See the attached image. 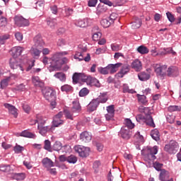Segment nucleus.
Segmentation results:
<instances>
[{"instance_id":"f257e3e1","label":"nucleus","mask_w":181,"mask_h":181,"mask_svg":"<svg viewBox=\"0 0 181 181\" xmlns=\"http://www.w3.org/2000/svg\"><path fill=\"white\" fill-rule=\"evenodd\" d=\"M66 54H67V52H57L51 58L44 57L42 62L45 64H49L47 69L50 73L52 71H59L62 67L60 59L62 56H66Z\"/></svg>"},{"instance_id":"f03ea898","label":"nucleus","mask_w":181,"mask_h":181,"mask_svg":"<svg viewBox=\"0 0 181 181\" xmlns=\"http://www.w3.org/2000/svg\"><path fill=\"white\" fill-rule=\"evenodd\" d=\"M156 153H158V146H147L141 151L144 160L148 163H152L156 159Z\"/></svg>"},{"instance_id":"7ed1b4c3","label":"nucleus","mask_w":181,"mask_h":181,"mask_svg":"<svg viewBox=\"0 0 181 181\" xmlns=\"http://www.w3.org/2000/svg\"><path fill=\"white\" fill-rule=\"evenodd\" d=\"M164 151L170 154H175L179 151V144L175 140H171L168 144H165Z\"/></svg>"},{"instance_id":"20e7f679","label":"nucleus","mask_w":181,"mask_h":181,"mask_svg":"<svg viewBox=\"0 0 181 181\" xmlns=\"http://www.w3.org/2000/svg\"><path fill=\"white\" fill-rule=\"evenodd\" d=\"M155 73L158 77H165L166 76V71L168 69V66L160 65V64H154L153 65Z\"/></svg>"},{"instance_id":"39448f33","label":"nucleus","mask_w":181,"mask_h":181,"mask_svg":"<svg viewBox=\"0 0 181 181\" xmlns=\"http://www.w3.org/2000/svg\"><path fill=\"white\" fill-rule=\"evenodd\" d=\"M44 98L47 101L56 100V91L51 88L47 87L42 90Z\"/></svg>"},{"instance_id":"423d86ee","label":"nucleus","mask_w":181,"mask_h":181,"mask_svg":"<svg viewBox=\"0 0 181 181\" xmlns=\"http://www.w3.org/2000/svg\"><path fill=\"white\" fill-rule=\"evenodd\" d=\"M74 151L81 158H87L90 155V148L84 146H75Z\"/></svg>"},{"instance_id":"0eeeda50","label":"nucleus","mask_w":181,"mask_h":181,"mask_svg":"<svg viewBox=\"0 0 181 181\" xmlns=\"http://www.w3.org/2000/svg\"><path fill=\"white\" fill-rule=\"evenodd\" d=\"M85 83H86L87 86H90V87H101V83H100L98 79L88 75H86L85 78Z\"/></svg>"},{"instance_id":"6e6552de","label":"nucleus","mask_w":181,"mask_h":181,"mask_svg":"<svg viewBox=\"0 0 181 181\" xmlns=\"http://www.w3.org/2000/svg\"><path fill=\"white\" fill-rule=\"evenodd\" d=\"M131 71V66L128 64H125L123 66H122V68L119 72H117L115 77V78H122L126 74H128L129 71Z\"/></svg>"},{"instance_id":"1a4fd4ad","label":"nucleus","mask_w":181,"mask_h":181,"mask_svg":"<svg viewBox=\"0 0 181 181\" xmlns=\"http://www.w3.org/2000/svg\"><path fill=\"white\" fill-rule=\"evenodd\" d=\"M119 136L127 141L132 136V132L127 127H122L119 132Z\"/></svg>"},{"instance_id":"9d476101","label":"nucleus","mask_w":181,"mask_h":181,"mask_svg":"<svg viewBox=\"0 0 181 181\" xmlns=\"http://www.w3.org/2000/svg\"><path fill=\"white\" fill-rule=\"evenodd\" d=\"M14 21L17 26H20V27L29 26V20L22 16H16L14 18Z\"/></svg>"},{"instance_id":"9b49d317","label":"nucleus","mask_w":181,"mask_h":181,"mask_svg":"<svg viewBox=\"0 0 181 181\" xmlns=\"http://www.w3.org/2000/svg\"><path fill=\"white\" fill-rule=\"evenodd\" d=\"M168 77H177L179 76V68L176 66H170L166 71Z\"/></svg>"},{"instance_id":"f8f14e48","label":"nucleus","mask_w":181,"mask_h":181,"mask_svg":"<svg viewBox=\"0 0 181 181\" xmlns=\"http://www.w3.org/2000/svg\"><path fill=\"white\" fill-rule=\"evenodd\" d=\"M72 114H75V117H77V115L81 112V105H80V102L78 100H74L72 103Z\"/></svg>"},{"instance_id":"ddd939ff","label":"nucleus","mask_w":181,"mask_h":181,"mask_svg":"<svg viewBox=\"0 0 181 181\" xmlns=\"http://www.w3.org/2000/svg\"><path fill=\"white\" fill-rule=\"evenodd\" d=\"M122 66V63H117L115 64H110L107 66V71L109 74H114V73H117L118 71V68Z\"/></svg>"},{"instance_id":"4468645a","label":"nucleus","mask_w":181,"mask_h":181,"mask_svg":"<svg viewBox=\"0 0 181 181\" xmlns=\"http://www.w3.org/2000/svg\"><path fill=\"white\" fill-rule=\"evenodd\" d=\"M74 58L78 60V62H83V60H84V62H90V60H91L90 54H87L86 57H84V54L81 52H76Z\"/></svg>"},{"instance_id":"2eb2a0df","label":"nucleus","mask_w":181,"mask_h":181,"mask_svg":"<svg viewBox=\"0 0 181 181\" xmlns=\"http://www.w3.org/2000/svg\"><path fill=\"white\" fill-rule=\"evenodd\" d=\"M86 76L87 75H86L84 74L75 73V74H74V75L72 76V80H73L74 83H78V81H83V83H85Z\"/></svg>"},{"instance_id":"dca6fc26","label":"nucleus","mask_w":181,"mask_h":181,"mask_svg":"<svg viewBox=\"0 0 181 181\" xmlns=\"http://www.w3.org/2000/svg\"><path fill=\"white\" fill-rule=\"evenodd\" d=\"M42 164L44 168H46V169H50V168H53V166H54L53 160L47 157L44 158L42 160Z\"/></svg>"},{"instance_id":"f3484780","label":"nucleus","mask_w":181,"mask_h":181,"mask_svg":"<svg viewBox=\"0 0 181 181\" xmlns=\"http://www.w3.org/2000/svg\"><path fill=\"white\" fill-rule=\"evenodd\" d=\"M100 105L98 100L97 99H93L91 102L88 105V111L89 112H93V111H95L97 107Z\"/></svg>"},{"instance_id":"a211bd4d","label":"nucleus","mask_w":181,"mask_h":181,"mask_svg":"<svg viewBox=\"0 0 181 181\" xmlns=\"http://www.w3.org/2000/svg\"><path fill=\"white\" fill-rule=\"evenodd\" d=\"M25 50L24 47H14L12 48L13 59H16L18 56L22 54V52Z\"/></svg>"},{"instance_id":"6ab92c4d","label":"nucleus","mask_w":181,"mask_h":181,"mask_svg":"<svg viewBox=\"0 0 181 181\" xmlns=\"http://www.w3.org/2000/svg\"><path fill=\"white\" fill-rule=\"evenodd\" d=\"M131 67L135 70V71H141V70H142V62H141L139 59H135L132 62Z\"/></svg>"},{"instance_id":"aec40b11","label":"nucleus","mask_w":181,"mask_h":181,"mask_svg":"<svg viewBox=\"0 0 181 181\" xmlns=\"http://www.w3.org/2000/svg\"><path fill=\"white\" fill-rule=\"evenodd\" d=\"M4 107H5V108L8 109L9 112L12 115H13L14 118L18 117V109H16V107H15L13 105H11L9 103H5Z\"/></svg>"},{"instance_id":"412c9836","label":"nucleus","mask_w":181,"mask_h":181,"mask_svg":"<svg viewBox=\"0 0 181 181\" xmlns=\"http://www.w3.org/2000/svg\"><path fill=\"white\" fill-rule=\"evenodd\" d=\"M10 66L11 69H19L21 70V71H23V67H22V65L20 64L18 61H16V58H11L10 59Z\"/></svg>"},{"instance_id":"4be33fe9","label":"nucleus","mask_w":181,"mask_h":181,"mask_svg":"<svg viewBox=\"0 0 181 181\" xmlns=\"http://www.w3.org/2000/svg\"><path fill=\"white\" fill-rule=\"evenodd\" d=\"M80 138L83 142L88 143L90 142L92 136L91 134L88 132H83L81 134Z\"/></svg>"},{"instance_id":"5701e85b","label":"nucleus","mask_w":181,"mask_h":181,"mask_svg":"<svg viewBox=\"0 0 181 181\" xmlns=\"http://www.w3.org/2000/svg\"><path fill=\"white\" fill-rule=\"evenodd\" d=\"M138 78L140 81H148L151 78V74L143 71L138 74Z\"/></svg>"},{"instance_id":"b1692460","label":"nucleus","mask_w":181,"mask_h":181,"mask_svg":"<svg viewBox=\"0 0 181 181\" xmlns=\"http://www.w3.org/2000/svg\"><path fill=\"white\" fill-rule=\"evenodd\" d=\"M75 25L78 28H86V26H88V19H79L75 22Z\"/></svg>"},{"instance_id":"393cba45","label":"nucleus","mask_w":181,"mask_h":181,"mask_svg":"<svg viewBox=\"0 0 181 181\" xmlns=\"http://www.w3.org/2000/svg\"><path fill=\"white\" fill-rule=\"evenodd\" d=\"M142 25V20L141 18L136 17L134 21L132 23V29H139Z\"/></svg>"},{"instance_id":"a878e982","label":"nucleus","mask_w":181,"mask_h":181,"mask_svg":"<svg viewBox=\"0 0 181 181\" xmlns=\"http://www.w3.org/2000/svg\"><path fill=\"white\" fill-rule=\"evenodd\" d=\"M33 83L35 86V87H45V83L40 80V78L38 76H33Z\"/></svg>"},{"instance_id":"bb28decb","label":"nucleus","mask_w":181,"mask_h":181,"mask_svg":"<svg viewBox=\"0 0 181 181\" xmlns=\"http://www.w3.org/2000/svg\"><path fill=\"white\" fill-rule=\"evenodd\" d=\"M145 124L146 125H148V127H151L152 128H155V122H153V118H152V116L151 115H146V119L144 120Z\"/></svg>"},{"instance_id":"cd10ccee","label":"nucleus","mask_w":181,"mask_h":181,"mask_svg":"<svg viewBox=\"0 0 181 181\" xmlns=\"http://www.w3.org/2000/svg\"><path fill=\"white\" fill-rule=\"evenodd\" d=\"M20 136H23L24 138H32L35 139L36 138V135L28 130H24L21 133H20Z\"/></svg>"},{"instance_id":"c85d7f7f","label":"nucleus","mask_w":181,"mask_h":181,"mask_svg":"<svg viewBox=\"0 0 181 181\" xmlns=\"http://www.w3.org/2000/svg\"><path fill=\"white\" fill-rule=\"evenodd\" d=\"M34 43H35V46H36V47H39L40 46H43V40L42 39V35H37L34 37Z\"/></svg>"},{"instance_id":"c756f323","label":"nucleus","mask_w":181,"mask_h":181,"mask_svg":"<svg viewBox=\"0 0 181 181\" xmlns=\"http://www.w3.org/2000/svg\"><path fill=\"white\" fill-rule=\"evenodd\" d=\"M159 178L161 181H165L166 179H169V171L162 169L160 173Z\"/></svg>"},{"instance_id":"7c9ffc66","label":"nucleus","mask_w":181,"mask_h":181,"mask_svg":"<svg viewBox=\"0 0 181 181\" xmlns=\"http://www.w3.org/2000/svg\"><path fill=\"white\" fill-rule=\"evenodd\" d=\"M151 136L154 139V141H160V134L159 133V130L153 129L151 132Z\"/></svg>"},{"instance_id":"2f4dec72","label":"nucleus","mask_w":181,"mask_h":181,"mask_svg":"<svg viewBox=\"0 0 181 181\" xmlns=\"http://www.w3.org/2000/svg\"><path fill=\"white\" fill-rule=\"evenodd\" d=\"M108 8L106 7V6L105 4H99L97 6V10H96V13L97 15H101L103 13H105V12H107V10Z\"/></svg>"},{"instance_id":"473e14b6","label":"nucleus","mask_w":181,"mask_h":181,"mask_svg":"<svg viewBox=\"0 0 181 181\" xmlns=\"http://www.w3.org/2000/svg\"><path fill=\"white\" fill-rule=\"evenodd\" d=\"M37 128L39 129V134L42 135V136H46V134L49 132V126H40L37 125Z\"/></svg>"},{"instance_id":"72a5a7b5","label":"nucleus","mask_w":181,"mask_h":181,"mask_svg":"<svg viewBox=\"0 0 181 181\" xmlns=\"http://www.w3.org/2000/svg\"><path fill=\"white\" fill-rule=\"evenodd\" d=\"M36 120L34 121V122L33 124H37L38 125H40V127L45 125V124H46V119L44 118L41 115H37L36 117Z\"/></svg>"},{"instance_id":"f704fd0d","label":"nucleus","mask_w":181,"mask_h":181,"mask_svg":"<svg viewBox=\"0 0 181 181\" xmlns=\"http://www.w3.org/2000/svg\"><path fill=\"white\" fill-rule=\"evenodd\" d=\"M64 115H65V118H66V119H71L73 121V119H74V117H76V113H73V112H70L69 110H64Z\"/></svg>"},{"instance_id":"c9c22d12","label":"nucleus","mask_w":181,"mask_h":181,"mask_svg":"<svg viewBox=\"0 0 181 181\" xmlns=\"http://www.w3.org/2000/svg\"><path fill=\"white\" fill-rule=\"evenodd\" d=\"M13 178L15 179V180H25L26 174L25 173H14Z\"/></svg>"},{"instance_id":"e433bc0d","label":"nucleus","mask_w":181,"mask_h":181,"mask_svg":"<svg viewBox=\"0 0 181 181\" xmlns=\"http://www.w3.org/2000/svg\"><path fill=\"white\" fill-rule=\"evenodd\" d=\"M170 52H172V47L161 48L159 52L156 54H160V56H165V54H170Z\"/></svg>"},{"instance_id":"4c0bfd02","label":"nucleus","mask_w":181,"mask_h":181,"mask_svg":"<svg viewBox=\"0 0 181 181\" xmlns=\"http://www.w3.org/2000/svg\"><path fill=\"white\" fill-rule=\"evenodd\" d=\"M96 100L98 101V103H107L108 100V98H107V94L105 93H100V95H99L97 98Z\"/></svg>"},{"instance_id":"58836bf2","label":"nucleus","mask_w":181,"mask_h":181,"mask_svg":"<svg viewBox=\"0 0 181 181\" xmlns=\"http://www.w3.org/2000/svg\"><path fill=\"white\" fill-rule=\"evenodd\" d=\"M137 52L140 54H148L149 53V49L144 45H141L137 48Z\"/></svg>"},{"instance_id":"ea45409f","label":"nucleus","mask_w":181,"mask_h":181,"mask_svg":"<svg viewBox=\"0 0 181 181\" xmlns=\"http://www.w3.org/2000/svg\"><path fill=\"white\" fill-rule=\"evenodd\" d=\"M54 77L58 78L60 81H66V74L63 72H57L54 75Z\"/></svg>"},{"instance_id":"a19ab883","label":"nucleus","mask_w":181,"mask_h":181,"mask_svg":"<svg viewBox=\"0 0 181 181\" xmlns=\"http://www.w3.org/2000/svg\"><path fill=\"white\" fill-rule=\"evenodd\" d=\"M123 127H127V129H132L135 127V124L132 123V121H131V119H125L124 126Z\"/></svg>"},{"instance_id":"79ce46f5","label":"nucleus","mask_w":181,"mask_h":181,"mask_svg":"<svg viewBox=\"0 0 181 181\" xmlns=\"http://www.w3.org/2000/svg\"><path fill=\"white\" fill-rule=\"evenodd\" d=\"M61 90L63 93H72L73 86L68 85V84H65L61 87Z\"/></svg>"},{"instance_id":"37998d69","label":"nucleus","mask_w":181,"mask_h":181,"mask_svg":"<svg viewBox=\"0 0 181 181\" xmlns=\"http://www.w3.org/2000/svg\"><path fill=\"white\" fill-rule=\"evenodd\" d=\"M52 123L54 127H60V125H63V124H64V121L62 119L54 117Z\"/></svg>"},{"instance_id":"c03bdc74","label":"nucleus","mask_w":181,"mask_h":181,"mask_svg":"<svg viewBox=\"0 0 181 181\" xmlns=\"http://www.w3.org/2000/svg\"><path fill=\"white\" fill-rule=\"evenodd\" d=\"M111 21L107 18H103L100 21V25L103 28H110L111 26Z\"/></svg>"},{"instance_id":"a18cd8bd","label":"nucleus","mask_w":181,"mask_h":181,"mask_svg":"<svg viewBox=\"0 0 181 181\" xmlns=\"http://www.w3.org/2000/svg\"><path fill=\"white\" fill-rule=\"evenodd\" d=\"M77 157L74 155H70L66 157V162H68V163H72L74 165V163H77Z\"/></svg>"},{"instance_id":"49530a36","label":"nucleus","mask_w":181,"mask_h":181,"mask_svg":"<svg viewBox=\"0 0 181 181\" xmlns=\"http://www.w3.org/2000/svg\"><path fill=\"white\" fill-rule=\"evenodd\" d=\"M168 111H169V112H175L176 111L180 112L181 111V106H180V105H170L168 107Z\"/></svg>"},{"instance_id":"de8ad7c7","label":"nucleus","mask_w":181,"mask_h":181,"mask_svg":"<svg viewBox=\"0 0 181 181\" xmlns=\"http://www.w3.org/2000/svg\"><path fill=\"white\" fill-rule=\"evenodd\" d=\"M0 172H4V173H9L11 172V165H1Z\"/></svg>"},{"instance_id":"09e8293b","label":"nucleus","mask_w":181,"mask_h":181,"mask_svg":"<svg viewBox=\"0 0 181 181\" xmlns=\"http://www.w3.org/2000/svg\"><path fill=\"white\" fill-rule=\"evenodd\" d=\"M57 20L52 18L51 20L47 21V25L51 28V29H54L56 25H57Z\"/></svg>"},{"instance_id":"8fccbe9b","label":"nucleus","mask_w":181,"mask_h":181,"mask_svg":"<svg viewBox=\"0 0 181 181\" xmlns=\"http://www.w3.org/2000/svg\"><path fill=\"white\" fill-rule=\"evenodd\" d=\"M123 93H129L130 94H134L135 93V90L134 89H129V86H128V84L124 83L123 84Z\"/></svg>"},{"instance_id":"3c124183","label":"nucleus","mask_w":181,"mask_h":181,"mask_svg":"<svg viewBox=\"0 0 181 181\" xmlns=\"http://www.w3.org/2000/svg\"><path fill=\"white\" fill-rule=\"evenodd\" d=\"M62 148L63 146L60 141H56L52 146V149L57 152H59V151H60Z\"/></svg>"},{"instance_id":"603ef678","label":"nucleus","mask_w":181,"mask_h":181,"mask_svg":"<svg viewBox=\"0 0 181 181\" xmlns=\"http://www.w3.org/2000/svg\"><path fill=\"white\" fill-rule=\"evenodd\" d=\"M90 90L87 88H83L79 91L80 97H86V95H88Z\"/></svg>"},{"instance_id":"864d4df0","label":"nucleus","mask_w":181,"mask_h":181,"mask_svg":"<svg viewBox=\"0 0 181 181\" xmlns=\"http://www.w3.org/2000/svg\"><path fill=\"white\" fill-rule=\"evenodd\" d=\"M30 52L33 57H39V56H40V50L37 49V48H32Z\"/></svg>"},{"instance_id":"5fc2aeb1","label":"nucleus","mask_w":181,"mask_h":181,"mask_svg":"<svg viewBox=\"0 0 181 181\" xmlns=\"http://www.w3.org/2000/svg\"><path fill=\"white\" fill-rule=\"evenodd\" d=\"M136 119L137 122H139V124H144V122H145L146 116L138 115L136 116Z\"/></svg>"},{"instance_id":"6e6d98bb","label":"nucleus","mask_w":181,"mask_h":181,"mask_svg":"<svg viewBox=\"0 0 181 181\" xmlns=\"http://www.w3.org/2000/svg\"><path fill=\"white\" fill-rule=\"evenodd\" d=\"M139 103H141V104H146L148 103V100H146V96L144 95H139L138 96Z\"/></svg>"},{"instance_id":"4d7b16f0","label":"nucleus","mask_w":181,"mask_h":181,"mask_svg":"<svg viewBox=\"0 0 181 181\" xmlns=\"http://www.w3.org/2000/svg\"><path fill=\"white\" fill-rule=\"evenodd\" d=\"M9 80H11V77H8L6 79H3L1 81V88H5L8 86V83H9Z\"/></svg>"},{"instance_id":"13d9d810","label":"nucleus","mask_w":181,"mask_h":181,"mask_svg":"<svg viewBox=\"0 0 181 181\" xmlns=\"http://www.w3.org/2000/svg\"><path fill=\"white\" fill-rule=\"evenodd\" d=\"M98 71H99V73H100V74H103V75L109 74L108 69L107 66L106 67H99V68H98Z\"/></svg>"},{"instance_id":"bf43d9fd","label":"nucleus","mask_w":181,"mask_h":181,"mask_svg":"<svg viewBox=\"0 0 181 181\" xmlns=\"http://www.w3.org/2000/svg\"><path fill=\"white\" fill-rule=\"evenodd\" d=\"M111 49L113 52H118V50L122 49V47L118 44H112Z\"/></svg>"},{"instance_id":"052dcab7","label":"nucleus","mask_w":181,"mask_h":181,"mask_svg":"<svg viewBox=\"0 0 181 181\" xmlns=\"http://www.w3.org/2000/svg\"><path fill=\"white\" fill-rule=\"evenodd\" d=\"M163 166V164L160 163H158V162H156L153 163V168L158 170V172L162 170V168Z\"/></svg>"},{"instance_id":"680f3d73","label":"nucleus","mask_w":181,"mask_h":181,"mask_svg":"<svg viewBox=\"0 0 181 181\" xmlns=\"http://www.w3.org/2000/svg\"><path fill=\"white\" fill-rule=\"evenodd\" d=\"M44 149L50 152V151L52 150V146L50 145V141H49V140L45 141Z\"/></svg>"},{"instance_id":"e2e57ef3","label":"nucleus","mask_w":181,"mask_h":181,"mask_svg":"<svg viewBox=\"0 0 181 181\" xmlns=\"http://www.w3.org/2000/svg\"><path fill=\"white\" fill-rule=\"evenodd\" d=\"M134 138L137 139L138 142H142V141H144V136L141 135V133L139 132H137L134 134Z\"/></svg>"},{"instance_id":"0e129e2a","label":"nucleus","mask_w":181,"mask_h":181,"mask_svg":"<svg viewBox=\"0 0 181 181\" xmlns=\"http://www.w3.org/2000/svg\"><path fill=\"white\" fill-rule=\"evenodd\" d=\"M106 110L107 111V114H112V115H115V110H114V105L107 106Z\"/></svg>"},{"instance_id":"69168bd1","label":"nucleus","mask_w":181,"mask_h":181,"mask_svg":"<svg viewBox=\"0 0 181 181\" xmlns=\"http://www.w3.org/2000/svg\"><path fill=\"white\" fill-rule=\"evenodd\" d=\"M118 18V14L116 13H112L110 16L109 21L111 22V23H114V21H116V19Z\"/></svg>"},{"instance_id":"338daca9","label":"nucleus","mask_w":181,"mask_h":181,"mask_svg":"<svg viewBox=\"0 0 181 181\" xmlns=\"http://www.w3.org/2000/svg\"><path fill=\"white\" fill-rule=\"evenodd\" d=\"M166 15H167V18H168V21L170 22H171V23L175 22V16L173 15L172 13L168 11L166 13Z\"/></svg>"},{"instance_id":"774afa93","label":"nucleus","mask_w":181,"mask_h":181,"mask_svg":"<svg viewBox=\"0 0 181 181\" xmlns=\"http://www.w3.org/2000/svg\"><path fill=\"white\" fill-rule=\"evenodd\" d=\"M24 148L21 146H16L13 148V151L16 153H21L23 151Z\"/></svg>"}]
</instances>
